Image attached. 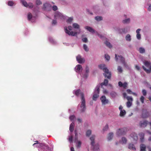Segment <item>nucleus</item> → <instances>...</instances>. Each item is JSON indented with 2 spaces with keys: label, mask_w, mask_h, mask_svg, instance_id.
<instances>
[{
  "label": "nucleus",
  "mask_w": 151,
  "mask_h": 151,
  "mask_svg": "<svg viewBox=\"0 0 151 151\" xmlns=\"http://www.w3.org/2000/svg\"><path fill=\"white\" fill-rule=\"evenodd\" d=\"M128 148L129 149L134 150H136V148L134 145L132 144H129Z\"/></svg>",
  "instance_id": "nucleus-23"
},
{
  "label": "nucleus",
  "mask_w": 151,
  "mask_h": 151,
  "mask_svg": "<svg viewBox=\"0 0 151 151\" xmlns=\"http://www.w3.org/2000/svg\"><path fill=\"white\" fill-rule=\"evenodd\" d=\"M126 39L128 41H130L131 40V36L129 34H128L126 37Z\"/></svg>",
  "instance_id": "nucleus-34"
},
{
  "label": "nucleus",
  "mask_w": 151,
  "mask_h": 151,
  "mask_svg": "<svg viewBox=\"0 0 151 151\" xmlns=\"http://www.w3.org/2000/svg\"><path fill=\"white\" fill-rule=\"evenodd\" d=\"M76 146L77 148H80L81 146V142L80 141H76Z\"/></svg>",
  "instance_id": "nucleus-25"
},
{
  "label": "nucleus",
  "mask_w": 151,
  "mask_h": 151,
  "mask_svg": "<svg viewBox=\"0 0 151 151\" xmlns=\"http://www.w3.org/2000/svg\"><path fill=\"white\" fill-rule=\"evenodd\" d=\"M86 73H88L89 72V68L87 66H86Z\"/></svg>",
  "instance_id": "nucleus-56"
},
{
  "label": "nucleus",
  "mask_w": 151,
  "mask_h": 151,
  "mask_svg": "<svg viewBox=\"0 0 151 151\" xmlns=\"http://www.w3.org/2000/svg\"><path fill=\"white\" fill-rule=\"evenodd\" d=\"M99 68L101 69L104 72V75L105 77H107L108 79L111 78V74L110 72H109V70L106 67V65L104 64H101L99 65Z\"/></svg>",
  "instance_id": "nucleus-3"
},
{
  "label": "nucleus",
  "mask_w": 151,
  "mask_h": 151,
  "mask_svg": "<svg viewBox=\"0 0 151 151\" xmlns=\"http://www.w3.org/2000/svg\"><path fill=\"white\" fill-rule=\"evenodd\" d=\"M108 82V81L106 79H105L104 82L101 83V87H102L103 85L107 86ZM100 87V85H98L96 86L93 96V100L96 101V99L99 97Z\"/></svg>",
  "instance_id": "nucleus-2"
},
{
  "label": "nucleus",
  "mask_w": 151,
  "mask_h": 151,
  "mask_svg": "<svg viewBox=\"0 0 151 151\" xmlns=\"http://www.w3.org/2000/svg\"><path fill=\"white\" fill-rule=\"evenodd\" d=\"M95 19L97 21H100L102 19V17L100 16H96L95 17Z\"/></svg>",
  "instance_id": "nucleus-32"
},
{
  "label": "nucleus",
  "mask_w": 151,
  "mask_h": 151,
  "mask_svg": "<svg viewBox=\"0 0 151 151\" xmlns=\"http://www.w3.org/2000/svg\"><path fill=\"white\" fill-rule=\"evenodd\" d=\"M54 17L55 18H60V19H64V17L61 13L60 12H56L55 14Z\"/></svg>",
  "instance_id": "nucleus-13"
},
{
  "label": "nucleus",
  "mask_w": 151,
  "mask_h": 151,
  "mask_svg": "<svg viewBox=\"0 0 151 151\" xmlns=\"http://www.w3.org/2000/svg\"><path fill=\"white\" fill-rule=\"evenodd\" d=\"M117 70L119 73H121L123 71V70L122 67L120 66H118L117 68Z\"/></svg>",
  "instance_id": "nucleus-33"
},
{
  "label": "nucleus",
  "mask_w": 151,
  "mask_h": 151,
  "mask_svg": "<svg viewBox=\"0 0 151 151\" xmlns=\"http://www.w3.org/2000/svg\"><path fill=\"white\" fill-rule=\"evenodd\" d=\"M76 67L77 68L76 69V71L77 72H78L80 71L81 69V70H82V67L80 65H77Z\"/></svg>",
  "instance_id": "nucleus-24"
},
{
  "label": "nucleus",
  "mask_w": 151,
  "mask_h": 151,
  "mask_svg": "<svg viewBox=\"0 0 151 151\" xmlns=\"http://www.w3.org/2000/svg\"><path fill=\"white\" fill-rule=\"evenodd\" d=\"M73 136H71L69 138V140L70 142H73Z\"/></svg>",
  "instance_id": "nucleus-52"
},
{
  "label": "nucleus",
  "mask_w": 151,
  "mask_h": 151,
  "mask_svg": "<svg viewBox=\"0 0 151 151\" xmlns=\"http://www.w3.org/2000/svg\"><path fill=\"white\" fill-rule=\"evenodd\" d=\"M118 84L119 86L120 87H122V86L123 84L122 83L121 81H119L118 83Z\"/></svg>",
  "instance_id": "nucleus-55"
},
{
  "label": "nucleus",
  "mask_w": 151,
  "mask_h": 151,
  "mask_svg": "<svg viewBox=\"0 0 151 151\" xmlns=\"http://www.w3.org/2000/svg\"><path fill=\"white\" fill-rule=\"evenodd\" d=\"M148 123V122L147 121L144 120L141 121L139 123V125L141 127H145L147 126Z\"/></svg>",
  "instance_id": "nucleus-11"
},
{
  "label": "nucleus",
  "mask_w": 151,
  "mask_h": 151,
  "mask_svg": "<svg viewBox=\"0 0 151 151\" xmlns=\"http://www.w3.org/2000/svg\"><path fill=\"white\" fill-rule=\"evenodd\" d=\"M75 141H74V142H76V141H78V136H77V135L76 136H75Z\"/></svg>",
  "instance_id": "nucleus-57"
},
{
  "label": "nucleus",
  "mask_w": 151,
  "mask_h": 151,
  "mask_svg": "<svg viewBox=\"0 0 151 151\" xmlns=\"http://www.w3.org/2000/svg\"><path fill=\"white\" fill-rule=\"evenodd\" d=\"M142 93L144 96H145L147 94V92L146 90L143 89L142 90Z\"/></svg>",
  "instance_id": "nucleus-50"
},
{
  "label": "nucleus",
  "mask_w": 151,
  "mask_h": 151,
  "mask_svg": "<svg viewBox=\"0 0 151 151\" xmlns=\"http://www.w3.org/2000/svg\"><path fill=\"white\" fill-rule=\"evenodd\" d=\"M52 10L54 11H55L58 9L57 7L55 5H53L52 7Z\"/></svg>",
  "instance_id": "nucleus-47"
},
{
  "label": "nucleus",
  "mask_w": 151,
  "mask_h": 151,
  "mask_svg": "<svg viewBox=\"0 0 151 151\" xmlns=\"http://www.w3.org/2000/svg\"><path fill=\"white\" fill-rule=\"evenodd\" d=\"M135 68L138 70H140L139 67L137 65L135 66Z\"/></svg>",
  "instance_id": "nucleus-59"
},
{
  "label": "nucleus",
  "mask_w": 151,
  "mask_h": 151,
  "mask_svg": "<svg viewBox=\"0 0 151 151\" xmlns=\"http://www.w3.org/2000/svg\"><path fill=\"white\" fill-rule=\"evenodd\" d=\"M126 114V112L124 110L120 111L119 115L121 116H124Z\"/></svg>",
  "instance_id": "nucleus-28"
},
{
  "label": "nucleus",
  "mask_w": 151,
  "mask_h": 151,
  "mask_svg": "<svg viewBox=\"0 0 151 151\" xmlns=\"http://www.w3.org/2000/svg\"><path fill=\"white\" fill-rule=\"evenodd\" d=\"M83 47L84 49L86 52H88L89 50V49L87 46L86 44H84L83 45Z\"/></svg>",
  "instance_id": "nucleus-35"
},
{
  "label": "nucleus",
  "mask_w": 151,
  "mask_h": 151,
  "mask_svg": "<svg viewBox=\"0 0 151 151\" xmlns=\"http://www.w3.org/2000/svg\"><path fill=\"white\" fill-rule=\"evenodd\" d=\"M141 30V29H138L136 30V33H137V35L136 37L137 39L138 40H140L141 38V35L140 34V31Z\"/></svg>",
  "instance_id": "nucleus-16"
},
{
  "label": "nucleus",
  "mask_w": 151,
  "mask_h": 151,
  "mask_svg": "<svg viewBox=\"0 0 151 151\" xmlns=\"http://www.w3.org/2000/svg\"><path fill=\"white\" fill-rule=\"evenodd\" d=\"M144 64L147 68L145 67L144 66H142L143 69L147 73H149L151 72V64L150 63L147 61H145L144 62Z\"/></svg>",
  "instance_id": "nucleus-4"
},
{
  "label": "nucleus",
  "mask_w": 151,
  "mask_h": 151,
  "mask_svg": "<svg viewBox=\"0 0 151 151\" xmlns=\"http://www.w3.org/2000/svg\"><path fill=\"white\" fill-rule=\"evenodd\" d=\"M144 97L142 96H141L140 98V100L142 103H143L144 102Z\"/></svg>",
  "instance_id": "nucleus-51"
},
{
  "label": "nucleus",
  "mask_w": 151,
  "mask_h": 151,
  "mask_svg": "<svg viewBox=\"0 0 151 151\" xmlns=\"http://www.w3.org/2000/svg\"><path fill=\"white\" fill-rule=\"evenodd\" d=\"M127 94L126 93H123V96L124 98H126L127 96Z\"/></svg>",
  "instance_id": "nucleus-63"
},
{
  "label": "nucleus",
  "mask_w": 151,
  "mask_h": 151,
  "mask_svg": "<svg viewBox=\"0 0 151 151\" xmlns=\"http://www.w3.org/2000/svg\"><path fill=\"white\" fill-rule=\"evenodd\" d=\"M126 133L125 129L122 128L118 129L116 132V134L118 136H121L124 135Z\"/></svg>",
  "instance_id": "nucleus-9"
},
{
  "label": "nucleus",
  "mask_w": 151,
  "mask_h": 151,
  "mask_svg": "<svg viewBox=\"0 0 151 151\" xmlns=\"http://www.w3.org/2000/svg\"><path fill=\"white\" fill-rule=\"evenodd\" d=\"M149 115L148 112L147 111H143V113L142 114V117L143 118H146Z\"/></svg>",
  "instance_id": "nucleus-18"
},
{
  "label": "nucleus",
  "mask_w": 151,
  "mask_h": 151,
  "mask_svg": "<svg viewBox=\"0 0 151 151\" xmlns=\"http://www.w3.org/2000/svg\"><path fill=\"white\" fill-rule=\"evenodd\" d=\"M130 137L133 139L134 140L137 141L138 139V137L137 134L135 133H133L131 134L130 135Z\"/></svg>",
  "instance_id": "nucleus-15"
},
{
  "label": "nucleus",
  "mask_w": 151,
  "mask_h": 151,
  "mask_svg": "<svg viewBox=\"0 0 151 151\" xmlns=\"http://www.w3.org/2000/svg\"><path fill=\"white\" fill-rule=\"evenodd\" d=\"M35 142L36 143H34L33 145H36V147H42L44 145L43 143H39L38 141H35Z\"/></svg>",
  "instance_id": "nucleus-14"
},
{
  "label": "nucleus",
  "mask_w": 151,
  "mask_h": 151,
  "mask_svg": "<svg viewBox=\"0 0 151 151\" xmlns=\"http://www.w3.org/2000/svg\"><path fill=\"white\" fill-rule=\"evenodd\" d=\"M75 116L71 115L70 116V117H69V119H70V120L71 121H72L74 119H75Z\"/></svg>",
  "instance_id": "nucleus-45"
},
{
  "label": "nucleus",
  "mask_w": 151,
  "mask_h": 151,
  "mask_svg": "<svg viewBox=\"0 0 151 151\" xmlns=\"http://www.w3.org/2000/svg\"><path fill=\"white\" fill-rule=\"evenodd\" d=\"M68 28L69 30L71 31L72 30V27L71 26H68Z\"/></svg>",
  "instance_id": "nucleus-61"
},
{
  "label": "nucleus",
  "mask_w": 151,
  "mask_h": 151,
  "mask_svg": "<svg viewBox=\"0 0 151 151\" xmlns=\"http://www.w3.org/2000/svg\"><path fill=\"white\" fill-rule=\"evenodd\" d=\"M140 151H146V146L143 144H141L140 146Z\"/></svg>",
  "instance_id": "nucleus-17"
},
{
  "label": "nucleus",
  "mask_w": 151,
  "mask_h": 151,
  "mask_svg": "<svg viewBox=\"0 0 151 151\" xmlns=\"http://www.w3.org/2000/svg\"><path fill=\"white\" fill-rule=\"evenodd\" d=\"M132 105V102L128 101L127 103V106L128 107H130Z\"/></svg>",
  "instance_id": "nucleus-38"
},
{
  "label": "nucleus",
  "mask_w": 151,
  "mask_h": 151,
  "mask_svg": "<svg viewBox=\"0 0 151 151\" xmlns=\"http://www.w3.org/2000/svg\"><path fill=\"white\" fill-rule=\"evenodd\" d=\"M122 32L123 33H125L127 32V31L126 30V29L125 28L122 29Z\"/></svg>",
  "instance_id": "nucleus-60"
},
{
  "label": "nucleus",
  "mask_w": 151,
  "mask_h": 151,
  "mask_svg": "<svg viewBox=\"0 0 151 151\" xmlns=\"http://www.w3.org/2000/svg\"><path fill=\"white\" fill-rule=\"evenodd\" d=\"M95 138V136L93 135L90 138V139L91 141V145L93 147V151H96L98 150L99 149V145L98 144H96L94 145Z\"/></svg>",
  "instance_id": "nucleus-5"
},
{
  "label": "nucleus",
  "mask_w": 151,
  "mask_h": 151,
  "mask_svg": "<svg viewBox=\"0 0 151 151\" xmlns=\"http://www.w3.org/2000/svg\"><path fill=\"white\" fill-rule=\"evenodd\" d=\"M73 26L75 28L78 29L79 28V25L76 23H73Z\"/></svg>",
  "instance_id": "nucleus-31"
},
{
  "label": "nucleus",
  "mask_w": 151,
  "mask_h": 151,
  "mask_svg": "<svg viewBox=\"0 0 151 151\" xmlns=\"http://www.w3.org/2000/svg\"><path fill=\"white\" fill-rule=\"evenodd\" d=\"M87 40V38L86 37L83 38L82 39V41L84 42H86Z\"/></svg>",
  "instance_id": "nucleus-53"
},
{
  "label": "nucleus",
  "mask_w": 151,
  "mask_h": 151,
  "mask_svg": "<svg viewBox=\"0 0 151 151\" xmlns=\"http://www.w3.org/2000/svg\"><path fill=\"white\" fill-rule=\"evenodd\" d=\"M91 130H89L87 131L86 132V135L87 136H89L91 134Z\"/></svg>",
  "instance_id": "nucleus-41"
},
{
  "label": "nucleus",
  "mask_w": 151,
  "mask_h": 151,
  "mask_svg": "<svg viewBox=\"0 0 151 151\" xmlns=\"http://www.w3.org/2000/svg\"><path fill=\"white\" fill-rule=\"evenodd\" d=\"M36 3L37 5H40L42 4V2L40 0H36Z\"/></svg>",
  "instance_id": "nucleus-44"
},
{
  "label": "nucleus",
  "mask_w": 151,
  "mask_h": 151,
  "mask_svg": "<svg viewBox=\"0 0 151 151\" xmlns=\"http://www.w3.org/2000/svg\"><path fill=\"white\" fill-rule=\"evenodd\" d=\"M139 52L141 53H144L145 51V49L142 47H140L139 48Z\"/></svg>",
  "instance_id": "nucleus-36"
},
{
  "label": "nucleus",
  "mask_w": 151,
  "mask_h": 151,
  "mask_svg": "<svg viewBox=\"0 0 151 151\" xmlns=\"http://www.w3.org/2000/svg\"><path fill=\"white\" fill-rule=\"evenodd\" d=\"M126 99L128 101H130L131 102H132L133 100L132 98L130 96H127L126 97Z\"/></svg>",
  "instance_id": "nucleus-40"
},
{
  "label": "nucleus",
  "mask_w": 151,
  "mask_h": 151,
  "mask_svg": "<svg viewBox=\"0 0 151 151\" xmlns=\"http://www.w3.org/2000/svg\"><path fill=\"white\" fill-rule=\"evenodd\" d=\"M139 135L140 137L141 141L143 142L144 141V134L143 132H141L139 134Z\"/></svg>",
  "instance_id": "nucleus-19"
},
{
  "label": "nucleus",
  "mask_w": 151,
  "mask_h": 151,
  "mask_svg": "<svg viewBox=\"0 0 151 151\" xmlns=\"http://www.w3.org/2000/svg\"><path fill=\"white\" fill-rule=\"evenodd\" d=\"M14 4V3L13 1H9L8 2V4L9 6H12Z\"/></svg>",
  "instance_id": "nucleus-42"
},
{
  "label": "nucleus",
  "mask_w": 151,
  "mask_h": 151,
  "mask_svg": "<svg viewBox=\"0 0 151 151\" xmlns=\"http://www.w3.org/2000/svg\"><path fill=\"white\" fill-rule=\"evenodd\" d=\"M104 43L106 46L109 47V48H111L112 47V46L111 45L110 42H108L106 40L104 42Z\"/></svg>",
  "instance_id": "nucleus-26"
},
{
  "label": "nucleus",
  "mask_w": 151,
  "mask_h": 151,
  "mask_svg": "<svg viewBox=\"0 0 151 151\" xmlns=\"http://www.w3.org/2000/svg\"><path fill=\"white\" fill-rule=\"evenodd\" d=\"M97 35L101 38H102L103 37V36L102 35L99 34L98 33H97Z\"/></svg>",
  "instance_id": "nucleus-62"
},
{
  "label": "nucleus",
  "mask_w": 151,
  "mask_h": 151,
  "mask_svg": "<svg viewBox=\"0 0 151 151\" xmlns=\"http://www.w3.org/2000/svg\"><path fill=\"white\" fill-rule=\"evenodd\" d=\"M76 60L79 63H82L85 62L84 58H82L80 55H78L76 57Z\"/></svg>",
  "instance_id": "nucleus-12"
},
{
  "label": "nucleus",
  "mask_w": 151,
  "mask_h": 151,
  "mask_svg": "<svg viewBox=\"0 0 151 151\" xmlns=\"http://www.w3.org/2000/svg\"><path fill=\"white\" fill-rule=\"evenodd\" d=\"M21 1L23 5L26 7L32 9L33 7V5L31 3H29L27 4V3L24 0H21Z\"/></svg>",
  "instance_id": "nucleus-7"
},
{
  "label": "nucleus",
  "mask_w": 151,
  "mask_h": 151,
  "mask_svg": "<svg viewBox=\"0 0 151 151\" xmlns=\"http://www.w3.org/2000/svg\"><path fill=\"white\" fill-rule=\"evenodd\" d=\"M64 29L65 32L69 35H71L72 36H75L77 34V33L76 32L69 31L68 29L66 27H65Z\"/></svg>",
  "instance_id": "nucleus-10"
},
{
  "label": "nucleus",
  "mask_w": 151,
  "mask_h": 151,
  "mask_svg": "<svg viewBox=\"0 0 151 151\" xmlns=\"http://www.w3.org/2000/svg\"><path fill=\"white\" fill-rule=\"evenodd\" d=\"M130 19L128 18L127 19H125L123 21V22L124 23H127L129 22H130Z\"/></svg>",
  "instance_id": "nucleus-39"
},
{
  "label": "nucleus",
  "mask_w": 151,
  "mask_h": 151,
  "mask_svg": "<svg viewBox=\"0 0 151 151\" xmlns=\"http://www.w3.org/2000/svg\"><path fill=\"white\" fill-rule=\"evenodd\" d=\"M127 84L126 82H124V83H123L122 87L124 88H126L127 86Z\"/></svg>",
  "instance_id": "nucleus-49"
},
{
  "label": "nucleus",
  "mask_w": 151,
  "mask_h": 151,
  "mask_svg": "<svg viewBox=\"0 0 151 151\" xmlns=\"http://www.w3.org/2000/svg\"><path fill=\"white\" fill-rule=\"evenodd\" d=\"M85 29H86L87 30L89 31L90 32L92 33H94V30L91 27H88V26H86L85 27Z\"/></svg>",
  "instance_id": "nucleus-20"
},
{
  "label": "nucleus",
  "mask_w": 151,
  "mask_h": 151,
  "mask_svg": "<svg viewBox=\"0 0 151 151\" xmlns=\"http://www.w3.org/2000/svg\"><path fill=\"white\" fill-rule=\"evenodd\" d=\"M75 126L74 123L72 122L70 125L69 130L70 132H72L73 131Z\"/></svg>",
  "instance_id": "nucleus-22"
},
{
  "label": "nucleus",
  "mask_w": 151,
  "mask_h": 151,
  "mask_svg": "<svg viewBox=\"0 0 151 151\" xmlns=\"http://www.w3.org/2000/svg\"><path fill=\"white\" fill-rule=\"evenodd\" d=\"M115 58L116 61H117L119 60L124 66H126V64L125 62V59L121 55H118L117 57V55L115 54Z\"/></svg>",
  "instance_id": "nucleus-6"
},
{
  "label": "nucleus",
  "mask_w": 151,
  "mask_h": 151,
  "mask_svg": "<svg viewBox=\"0 0 151 151\" xmlns=\"http://www.w3.org/2000/svg\"><path fill=\"white\" fill-rule=\"evenodd\" d=\"M105 57L106 59L108 60H109L110 58V56L108 55L107 54L105 55Z\"/></svg>",
  "instance_id": "nucleus-46"
},
{
  "label": "nucleus",
  "mask_w": 151,
  "mask_h": 151,
  "mask_svg": "<svg viewBox=\"0 0 151 151\" xmlns=\"http://www.w3.org/2000/svg\"><path fill=\"white\" fill-rule=\"evenodd\" d=\"M57 23V22L56 20H53L52 21V24H56Z\"/></svg>",
  "instance_id": "nucleus-58"
},
{
  "label": "nucleus",
  "mask_w": 151,
  "mask_h": 151,
  "mask_svg": "<svg viewBox=\"0 0 151 151\" xmlns=\"http://www.w3.org/2000/svg\"><path fill=\"white\" fill-rule=\"evenodd\" d=\"M148 10L149 11H151V5H150L148 8Z\"/></svg>",
  "instance_id": "nucleus-64"
},
{
  "label": "nucleus",
  "mask_w": 151,
  "mask_h": 151,
  "mask_svg": "<svg viewBox=\"0 0 151 151\" xmlns=\"http://www.w3.org/2000/svg\"><path fill=\"white\" fill-rule=\"evenodd\" d=\"M127 91L128 93L129 94H131L132 92L129 89H127Z\"/></svg>",
  "instance_id": "nucleus-54"
},
{
  "label": "nucleus",
  "mask_w": 151,
  "mask_h": 151,
  "mask_svg": "<svg viewBox=\"0 0 151 151\" xmlns=\"http://www.w3.org/2000/svg\"><path fill=\"white\" fill-rule=\"evenodd\" d=\"M51 7V5L47 3H45L43 4V9L45 10H47L48 7Z\"/></svg>",
  "instance_id": "nucleus-21"
},
{
  "label": "nucleus",
  "mask_w": 151,
  "mask_h": 151,
  "mask_svg": "<svg viewBox=\"0 0 151 151\" xmlns=\"http://www.w3.org/2000/svg\"><path fill=\"white\" fill-rule=\"evenodd\" d=\"M73 20V18L72 17H70L67 20V23H70Z\"/></svg>",
  "instance_id": "nucleus-37"
},
{
  "label": "nucleus",
  "mask_w": 151,
  "mask_h": 151,
  "mask_svg": "<svg viewBox=\"0 0 151 151\" xmlns=\"http://www.w3.org/2000/svg\"><path fill=\"white\" fill-rule=\"evenodd\" d=\"M113 136V134L112 133H109L108 136V139L109 140H111Z\"/></svg>",
  "instance_id": "nucleus-27"
},
{
  "label": "nucleus",
  "mask_w": 151,
  "mask_h": 151,
  "mask_svg": "<svg viewBox=\"0 0 151 151\" xmlns=\"http://www.w3.org/2000/svg\"><path fill=\"white\" fill-rule=\"evenodd\" d=\"M110 95L112 98H115L117 95L116 93L114 91H112L110 93Z\"/></svg>",
  "instance_id": "nucleus-29"
},
{
  "label": "nucleus",
  "mask_w": 151,
  "mask_h": 151,
  "mask_svg": "<svg viewBox=\"0 0 151 151\" xmlns=\"http://www.w3.org/2000/svg\"><path fill=\"white\" fill-rule=\"evenodd\" d=\"M79 94H80L81 98V104L80 105V108H81V110L82 112H83L86 109V106L85 104V99L84 97V94L83 93L81 92L80 89H78L75 91V94L77 96H78Z\"/></svg>",
  "instance_id": "nucleus-1"
},
{
  "label": "nucleus",
  "mask_w": 151,
  "mask_h": 151,
  "mask_svg": "<svg viewBox=\"0 0 151 151\" xmlns=\"http://www.w3.org/2000/svg\"><path fill=\"white\" fill-rule=\"evenodd\" d=\"M28 18L29 20H30L32 18V15L31 13H29L28 14Z\"/></svg>",
  "instance_id": "nucleus-43"
},
{
  "label": "nucleus",
  "mask_w": 151,
  "mask_h": 151,
  "mask_svg": "<svg viewBox=\"0 0 151 151\" xmlns=\"http://www.w3.org/2000/svg\"><path fill=\"white\" fill-rule=\"evenodd\" d=\"M122 144H126L127 142V139L125 137H123L122 138Z\"/></svg>",
  "instance_id": "nucleus-30"
},
{
  "label": "nucleus",
  "mask_w": 151,
  "mask_h": 151,
  "mask_svg": "<svg viewBox=\"0 0 151 151\" xmlns=\"http://www.w3.org/2000/svg\"><path fill=\"white\" fill-rule=\"evenodd\" d=\"M102 105H105L109 103V101L108 99H107L105 96H102L100 98Z\"/></svg>",
  "instance_id": "nucleus-8"
},
{
  "label": "nucleus",
  "mask_w": 151,
  "mask_h": 151,
  "mask_svg": "<svg viewBox=\"0 0 151 151\" xmlns=\"http://www.w3.org/2000/svg\"><path fill=\"white\" fill-rule=\"evenodd\" d=\"M108 126L107 124L106 125L103 129V130L104 131L107 130L108 129Z\"/></svg>",
  "instance_id": "nucleus-48"
}]
</instances>
